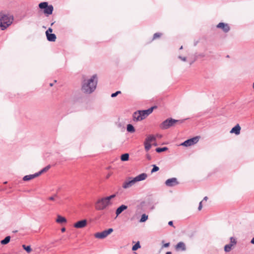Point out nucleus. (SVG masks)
<instances>
[{
  "instance_id": "nucleus-1",
  "label": "nucleus",
  "mask_w": 254,
  "mask_h": 254,
  "mask_svg": "<svg viewBox=\"0 0 254 254\" xmlns=\"http://www.w3.org/2000/svg\"><path fill=\"white\" fill-rule=\"evenodd\" d=\"M97 77L96 74L92 75L90 78L84 79L82 82L81 90L85 94L93 92L97 86Z\"/></svg>"
},
{
  "instance_id": "nucleus-2",
  "label": "nucleus",
  "mask_w": 254,
  "mask_h": 254,
  "mask_svg": "<svg viewBox=\"0 0 254 254\" xmlns=\"http://www.w3.org/2000/svg\"><path fill=\"white\" fill-rule=\"evenodd\" d=\"M13 17L9 14L0 12V28L1 30L6 29L13 22Z\"/></svg>"
},
{
  "instance_id": "nucleus-3",
  "label": "nucleus",
  "mask_w": 254,
  "mask_h": 254,
  "mask_svg": "<svg viewBox=\"0 0 254 254\" xmlns=\"http://www.w3.org/2000/svg\"><path fill=\"white\" fill-rule=\"evenodd\" d=\"M147 177V175L146 173H142L130 180L126 181L123 183L122 187L125 189H128L132 187L136 182L145 180Z\"/></svg>"
},
{
  "instance_id": "nucleus-4",
  "label": "nucleus",
  "mask_w": 254,
  "mask_h": 254,
  "mask_svg": "<svg viewBox=\"0 0 254 254\" xmlns=\"http://www.w3.org/2000/svg\"><path fill=\"white\" fill-rule=\"evenodd\" d=\"M184 121V120H178L172 118H168L160 125V127L162 129H167L170 127L174 126L175 124H182Z\"/></svg>"
},
{
  "instance_id": "nucleus-5",
  "label": "nucleus",
  "mask_w": 254,
  "mask_h": 254,
  "mask_svg": "<svg viewBox=\"0 0 254 254\" xmlns=\"http://www.w3.org/2000/svg\"><path fill=\"white\" fill-rule=\"evenodd\" d=\"M39 7L43 9V12L47 15L52 14L53 11L54 10V7L52 5H48V3L47 2H42L39 4Z\"/></svg>"
},
{
  "instance_id": "nucleus-6",
  "label": "nucleus",
  "mask_w": 254,
  "mask_h": 254,
  "mask_svg": "<svg viewBox=\"0 0 254 254\" xmlns=\"http://www.w3.org/2000/svg\"><path fill=\"white\" fill-rule=\"evenodd\" d=\"M110 205L105 197L98 199L95 203V209L97 210H102Z\"/></svg>"
},
{
  "instance_id": "nucleus-7",
  "label": "nucleus",
  "mask_w": 254,
  "mask_h": 254,
  "mask_svg": "<svg viewBox=\"0 0 254 254\" xmlns=\"http://www.w3.org/2000/svg\"><path fill=\"white\" fill-rule=\"evenodd\" d=\"M113 232V228H109L108 230H104L101 232H98L95 234L94 236L96 238L103 239L110 235Z\"/></svg>"
},
{
  "instance_id": "nucleus-8",
  "label": "nucleus",
  "mask_w": 254,
  "mask_h": 254,
  "mask_svg": "<svg viewBox=\"0 0 254 254\" xmlns=\"http://www.w3.org/2000/svg\"><path fill=\"white\" fill-rule=\"evenodd\" d=\"M199 140V137L198 136H195L193 138L187 139V140L185 141L184 142H183L181 145L184 146H190L191 145H192L195 143H196Z\"/></svg>"
},
{
  "instance_id": "nucleus-9",
  "label": "nucleus",
  "mask_w": 254,
  "mask_h": 254,
  "mask_svg": "<svg viewBox=\"0 0 254 254\" xmlns=\"http://www.w3.org/2000/svg\"><path fill=\"white\" fill-rule=\"evenodd\" d=\"M179 183L178 181V180L176 178H172L167 180L165 181V184L166 186L169 187H174L176 185H178Z\"/></svg>"
},
{
  "instance_id": "nucleus-10",
  "label": "nucleus",
  "mask_w": 254,
  "mask_h": 254,
  "mask_svg": "<svg viewBox=\"0 0 254 254\" xmlns=\"http://www.w3.org/2000/svg\"><path fill=\"white\" fill-rule=\"evenodd\" d=\"M156 106H153L151 108L148 109L147 110H140V113H141L142 117L143 118V119H144L145 118H146L148 115H149L151 113H152L153 109L155 108H156Z\"/></svg>"
},
{
  "instance_id": "nucleus-11",
  "label": "nucleus",
  "mask_w": 254,
  "mask_h": 254,
  "mask_svg": "<svg viewBox=\"0 0 254 254\" xmlns=\"http://www.w3.org/2000/svg\"><path fill=\"white\" fill-rule=\"evenodd\" d=\"M87 224V221L86 219L80 220L74 224L73 226L75 228H83L85 227Z\"/></svg>"
},
{
  "instance_id": "nucleus-12",
  "label": "nucleus",
  "mask_w": 254,
  "mask_h": 254,
  "mask_svg": "<svg viewBox=\"0 0 254 254\" xmlns=\"http://www.w3.org/2000/svg\"><path fill=\"white\" fill-rule=\"evenodd\" d=\"M217 28H221L225 33L228 32L230 30V28L229 25L227 23H225L223 22L219 23L217 25Z\"/></svg>"
},
{
  "instance_id": "nucleus-13",
  "label": "nucleus",
  "mask_w": 254,
  "mask_h": 254,
  "mask_svg": "<svg viewBox=\"0 0 254 254\" xmlns=\"http://www.w3.org/2000/svg\"><path fill=\"white\" fill-rule=\"evenodd\" d=\"M132 118L133 120L135 122L140 121L143 120V118L142 117V114L140 110L135 112L133 114Z\"/></svg>"
},
{
  "instance_id": "nucleus-14",
  "label": "nucleus",
  "mask_w": 254,
  "mask_h": 254,
  "mask_svg": "<svg viewBox=\"0 0 254 254\" xmlns=\"http://www.w3.org/2000/svg\"><path fill=\"white\" fill-rule=\"evenodd\" d=\"M177 251H185L186 250L185 244L183 242H179L175 246Z\"/></svg>"
},
{
  "instance_id": "nucleus-15",
  "label": "nucleus",
  "mask_w": 254,
  "mask_h": 254,
  "mask_svg": "<svg viewBox=\"0 0 254 254\" xmlns=\"http://www.w3.org/2000/svg\"><path fill=\"white\" fill-rule=\"evenodd\" d=\"M47 40L50 42H55L56 40V35L55 34L46 32Z\"/></svg>"
},
{
  "instance_id": "nucleus-16",
  "label": "nucleus",
  "mask_w": 254,
  "mask_h": 254,
  "mask_svg": "<svg viewBox=\"0 0 254 254\" xmlns=\"http://www.w3.org/2000/svg\"><path fill=\"white\" fill-rule=\"evenodd\" d=\"M127 208V206L126 205L123 204L119 206L116 210V216H119L123 211Z\"/></svg>"
},
{
  "instance_id": "nucleus-17",
  "label": "nucleus",
  "mask_w": 254,
  "mask_h": 254,
  "mask_svg": "<svg viewBox=\"0 0 254 254\" xmlns=\"http://www.w3.org/2000/svg\"><path fill=\"white\" fill-rule=\"evenodd\" d=\"M240 130H241V127L239 126V124H237L236 126H235L234 127H233L230 133H234L236 135H238L240 133Z\"/></svg>"
},
{
  "instance_id": "nucleus-18",
  "label": "nucleus",
  "mask_w": 254,
  "mask_h": 254,
  "mask_svg": "<svg viewBox=\"0 0 254 254\" xmlns=\"http://www.w3.org/2000/svg\"><path fill=\"white\" fill-rule=\"evenodd\" d=\"M38 176L37 173H36L34 174L25 176L23 178V180L24 181H28Z\"/></svg>"
},
{
  "instance_id": "nucleus-19",
  "label": "nucleus",
  "mask_w": 254,
  "mask_h": 254,
  "mask_svg": "<svg viewBox=\"0 0 254 254\" xmlns=\"http://www.w3.org/2000/svg\"><path fill=\"white\" fill-rule=\"evenodd\" d=\"M67 220L66 218L61 215H58L56 219V222L58 223H63L66 222Z\"/></svg>"
},
{
  "instance_id": "nucleus-20",
  "label": "nucleus",
  "mask_w": 254,
  "mask_h": 254,
  "mask_svg": "<svg viewBox=\"0 0 254 254\" xmlns=\"http://www.w3.org/2000/svg\"><path fill=\"white\" fill-rule=\"evenodd\" d=\"M10 236H6L4 239L0 241V244L3 245H6L10 242Z\"/></svg>"
},
{
  "instance_id": "nucleus-21",
  "label": "nucleus",
  "mask_w": 254,
  "mask_h": 254,
  "mask_svg": "<svg viewBox=\"0 0 254 254\" xmlns=\"http://www.w3.org/2000/svg\"><path fill=\"white\" fill-rule=\"evenodd\" d=\"M127 130L128 132L133 133L135 132L134 127L131 124H128L127 127Z\"/></svg>"
},
{
  "instance_id": "nucleus-22",
  "label": "nucleus",
  "mask_w": 254,
  "mask_h": 254,
  "mask_svg": "<svg viewBox=\"0 0 254 254\" xmlns=\"http://www.w3.org/2000/svg\"><path fill=\"white\" fill-rule=\"evenodd\" d=\"M156 140L155 137L153 135H150L145 139V142H149L155 141Z\"/></svg>"
},
{
  "instance_id": "nucleus-23",
  "label": "nucleus",
  "mask_w": 254,
  "mask_h": 254,
  "mask_svg": "<svg viewBox=\"0 0 254 254\" xmlns=\"http://www.w3.org/2000/svg\"><path fill=\"white\" fill-rule=\"evenodd\" d=\"M50 168H51V165H49L46 166L45 167L43 168L41 171H40L39 172H37V174H38V176H40L42 173L47 172V171H48L50 169Z\"/></svg>"
},
{
  "instance_id": "nucleus-24",
  "label": "nucleus",
  "mask_w": 254,
  "mask_h": 254,
  "mask_svg": "<svg viewBox=\"0 0 254 254\" xmlns=\"http://www.w3.org/2000/svg\"><path fill=\"white\" fill-rule=\"evenodd\" d=\"M121 159L123 161H126L129 159V154L128 153H125L121 155Z\"/></svg>"
},
{
  "instance_id": "nucleus-25",
  "label": "nucleus",
  "mask_w": 254,
  "mask_h": 254,
  "mask_svg": "<svg viewBox=\"0 0 254 254\" xmlns=\"http://www.w3.org/2000/svg\"><path fill=\"white\" fill-rule=\"evenodd\" d=\"M148 215L146 214H143L141 216V218L139 220L140 222H144L148 219Z\"/></svg>"
},
{
  "instance_id": "nucleus-26",
  "label": "nucleus",
  "mask_w": 254,
  "mask_h": 254,
  "mask_svg": "<svg viewBox=\"0 0 254 254\" xmlns=\"http://www.w3.org/2000/svg\"><path fill=\"white\" fill-rule=\"evenodd\" d=\"M168 148L167 147H158L156 149V151L158 153H161L163 151H165L167 150Z\"/></svg>"
},
{
  "instance_id": "nucleus-27",
  "label": "nucleus",
  "mask_w": 254,
  "mask_h": 254,
  "mask_svg": "<svg viewBox=\"0 0 254 254\" xmlns=\"http://www.w3.org/2000/svg\"><path fill=\"white\" fill-rule=\"evenodd\" d=\"M22 248L25 250L28 253H30L32 251L30 246H26L25 245H22Z\"/></svg>"
},
{
  "instance_id": "nucleus-28",
  "label": "nucleus",
  "mask_w": 254,
  "mask_h": 254,
  "mask_svg": "<svg viewBox=\"0 0 254 254\" xmlns=\"http://www.w3.org/2000/svg\"><path fill=\"white\" fill-rule=\"evenodd\" d=\"M232 247V245H230V244H228V245H226L224 247V251L226 252H229L231 250Z\"/></svg>"
},
{
  "instance_id": "nucleus-29",
  "label": "nucleus",
  "mask_w": 254,
  "mask_h": 254,
  "mask_svg": "<svg viewBox=\"0 0 254 254\" xmlns=\"http://www.w3.org/2000/svg\"><path fill=\"white\" fill-rule=\"evenodd\" d=\"M140 248L139 242H137L134 245L132 246V250L134 251H136L138 249Z\"/></svg>"
},
{
  "instance_id": "nucleus-30",
  "label": "nucleus",
  "mask_w": 254,
  "mask_h": 254,
  "mask_svg": "<svg viewBox=\"0 0 254 254\" xmlns=\"http://www.w3.org/2000/svg\"><path fill=\"white\" fill-rule=\"evenodd\" d=\"M144 147L146 151H148L151 148V145L149 142L144 141Z\"/></svg>"
},
{
  "instance_id": "nucleus-31",
  "label": "nucleus",
  "mask_w": 254,
  "mask_h": 254,
  "mask_svg": "<svg viewBox=\"0 0 254 254\" xmlns=\"http://www.w3.org/2000/svg\"><path fill=\"white\" fill-rule=\"evenodd\" d=\"M116 196V194H113L112 195H111L109 196L105 197L107 201L108 202V203L111 204V203L110 202V200L113 198H114Z\"/></svg>"
},
{
  "instance_id": "nucleus-32",
  "label": "nucleus",
  "mask_w": 254,
  "mask_h": 254,
  "mask_svg": "<svg viewBox=\"0 0 254 254\" xmlns=\"http://www.w3.org/2000/svg\"><path fill=\"white\" fill-rule=\"evenodd\" d=\"M152 166H153V168L151 171V173L156 172L159 170V168L158 166H157L156 165H153Z\"/></svg>"
},
{
  "instance_id": "nucleus-33",
  "label": "nucleus",
  "mask_w": 254,
  "mask_h": 254,
  "mask_svg": "<svg viewBox=\"0 0 254 254\" xmlns=\"http://www.w3.org/2000/svg\"><path fill=\"white\" fill-rule=\"evenodd\" d=\"M237 243V241L233 237L230 238V245H232V247L235 245Z\"/></svg>"
},
{
  "instance_id": "nucleus-34",
  "label": "nucleus",
  "mask_w": 254,
  "mask_h": 254,
  "mask_svg": "<svg viewBox=\"0 0 254 254\" xmlns=\"http://www.w3.org/2000/svg\"><path fill=\"white\" fill-rule=\"evenodd\" d=\"M162 34L160 33H155L154 35L153 39H155L157 38H159L161 36Z\"/></svg>"
},
{
  "instance_id": "nucleus-35",
  "label": "nucleus",
  "mask_w": 254,
  "mask_h": 254,
  "mask_svg": "<svg viewBox=\"0 0 254 254\" xmlns=\"http://www.w3.org/2000/svg\"><path fill=\"white\" fill-rule=\"evenodd\" d=\"M121 92L120 91H116V92L115 93H113L111 94V97L112 98H114V97H116L118 95H119V94H121Z\"/></svg>"
},
{
  "instance_id": "nucleus-36",
  "label": "nucleus",
  "mask_w": 254,
  "mask_h": 254,
  "mask_svg": "<svg viewBox=\"0 0 254 254\" xmlns=\"http://www.w3.org/2000/svg\"><path fill=\"white\" fill-rule=\"evenodd\" d=\"M178 58L179 59L181 60L182 61H184V62L186 61V60H187L186 57H182L181 56H179L178 57Z\"/></svg>"
},
{
  "instance_id": "nucleus-37",
  "label": "nucleus",
  "mask_w": 254,
  "mask_h": 254,
  "mask_svg": "<svg viewBox=\"0 0 254 254\" xmlns=\"http://www.w3.org/2000/svg\"><path fill=\"white\" fill-rule=\"evenodd\" d=\"M170 245V243H167L166 244H164L163 245V246H162V248H167V247H168Z\"/></svg>"
},
{
  "instance_id": "nucleus-38",
  "label": "nucleus",
  "mask_w": 254,
  "mask_h": 254,
  "mask_svg": "<svg viewBox=\"0 0 254 254\" xmlns=\"http://www.w3.org/2000/svg\"><path fill=\"white\" fill-rule=\"evenodd\" d=\"M202 208V201H200L199 204V206L198 207V210H200Z\"/></svg>"
},
{
  "instance_id": "nucleus-39",
  "label": "nucleus",
  "mask_w": 254,
  "mask_h": 254,
  "mask_svg": "<svg viewBox=\"0 0 254 254\" xmlns=\"http://www.w3.org/2000/svg\"><path fill=\"white\" fill-rule=\"evenodd\" d=\"M52 32H53V29H52V28H50H50H48V29L46 31V32H48V33H52Z\"/></svg>"
},
{
  "instance_id": "nucleus-40",
  "label": "nucleus",
  "mask_w": 254,
  "mask_h": 254,
  "mask_svg": "<svg viewBox=\"0 0 254 254\" xmlns=\"http://www.w3.org/2000/svg\"><path fill=\"white\" fill-rule=\"evenodd\" d=\"M48 199L50 200H55V197L53 196H50V197H49L48 198Z\"/></svg>"
},
{
  "instance_id": "nucleus-41",
  "label": "nucleus",
  "mask_w": 254,
  "mask_h": 254,
  "mask_svg": "<svg viewBox=\"0 0 254 254\" xmlns=\"http://www.w3.org/2000/svg\"><path fill=\"white\" fill-rule=\"evenodd\" d=\"M146 158H147V159L148 160H151V156H150V155H149V154H147V155H146Z\"/></svg>"
},
{
  "instance_id": "nucleus-42",
  "label": "nucleus",
  "mask_w": 254,
  "mask_h": 254,
  "mask_svg": "<svg viewBox=\"0 0 254 254\" xmlns=\"http://www.w3.org/2000/svg\"><path fill=\"white\" fill-rule=\"evenodd\" d=\"M168 225H169V226H173V222L172 221H169V222H168Z\"/></svg>"
},
{
  "instance_id": "nucleus-43",
  "label": "nucleus",
  "mask_w": 254,
  "mask_h": 254,
  "mask_svg": "<svg viewBox=\"0 0 254 254\" xmlns=\"http://www.w3.org/2000/svg\"><path fill=\"white\" fill-rule=\"evenodd\" d=\"M61 231L62 232H64L65 231V228L64 227H63L61 229Z\"/></svg>"
},
{
  "instance_id": "nucleus-44",
  "label": "nucleus",
  "mask_w": 254,
  "mask_h": 254,
  "mask_svg": "<svg viewBox=\"0 0 254 254\" xmlns=\"http://www.w3.org/2000/svg\"><path fill=\"white\" fill-rule=\"evenodd\" d=\"M251 243L252 244H254V237L251 240Z\"/></svg>"
},
{
  "instance_id": "nucleus-45",
  "label": "nucleus",
  "mask_w": 254,
  "mask_h": 254,
  "mask_svg": "<svg viewBox=\"0 0 254 254\" xmlns=\"http://www.w3.org/2000/svg\"><path fill=\"white\" fill-rule=\"evenodd\" d=\"M208 199V197L207 196H205L204 198H203V200H205L206 201Z\"/></svg>"
},
{
  "instance_id": "nucleus-46",
  "label": "nucleus",
  "mask_w": 254,
  "mask_h": 254,
  "mask_svg": "<svg viewBox=\"0 0 254 254\" xmlns=\"http://www.w3.org/2000/svg\"><path fill=\"white\" fill-rule=\"evenodd\" d=\"M197 43H198V41L195 42L194 43V46H196L197 45Z\"/></svg>"
},
{
  "instance_id": "nucleus-47",
  "label": "nucleus",
  "mask_w": 254,
  "mask_h": 254,
  "mask_svg": "<svg viewBox=\"0 0 254 254\" xmlns=\"http://www.w3.org/2000/svg\"><path fill=\"white\" fill-rule=\"evenodd\" d=\"M171 252H168L166 253V254H171Z\"/></svg>"
},
{
  "instance_id": "nucleus-48",
  "label": "nucleus",
  "mask_w": 254,
  "mask_h": 254,
  "mask_svg": "<svg viewBox=\"0 0 254 254\" xmlns=\"http://www.w3.org/2000/svg\"><path fill=\"white\" fill-rule=\"evenodd\" d=\"M50 86H53V83H51L50 84Z\"/></svg>"
},
{
  "instance_id": "nucleus-49",
  "label": "nucleus",
  "mask_w": 254,
  "mask_h": 254,
  "mask_svg": "<svg viewBox=\"0 0 254 254\" xmlns=\"http://www.w3.org/2000/svg\"><path fill=\"white\" fill-rule=\"evenodd\" d=\"M54 23H55V22H54L52 23L51 24V26L53 25V24H54Z\"/></svg>"
},
{
  "instance_id": "nucleus-50",
  "label": "nucleus",
  "mask_w": 254,
  "mask_h": 254,
  "mask_svg": "<svg viewBox=\"0 0 254 254\" xmlns=\"http://www.w3.org/2000/svg\"><path fill=\"white\" fill-rule=\"evenodd\" d=\"M183 49V46H182L180 48V50H182Z\"/></svg>"
},
{
  "instance_id": "nucleus-51",
  "label": "nucleus",
  "mask_w": 254,
  "mask_h": 254,
  "mask_svg": "<svg viewBox=\"0 0 254 254\" xmlns=\"http://www.w3.org/2000/svg\"><path fill=\"white\" fill-rule=\"evenodd\" d=\"M153 145H154V146H157V143H154V144H153Z\"/></svg>"
},
{
  "instance_id": "nucleus-52",
  "label": "nucleus",
  "mask_w": 254,
  "mask_h": 254,
  "mask_svg": "<svg viewBox=\"0 0 254 254\" xmlns=\"http://www.w3.org/2000/svg\"><path fill=\"white\" fill-rule=\"evenodd\" d=\"M109 176H110V175H107V178H108L109 177Z\"/></svg>"
}]
</instances>
